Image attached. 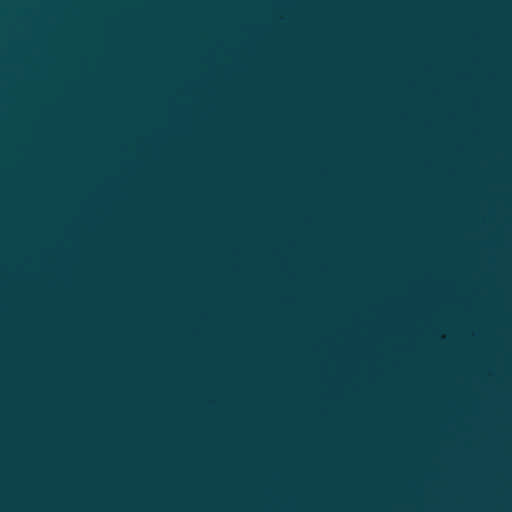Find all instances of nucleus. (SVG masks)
I'll list each match as a JSON object with an SVG mask.
<instances>
[{
  "mask_svg": "<svg viewBox=\"0 0 512 512\" xmlns=\"http://www.w3.org/2000/svg\"><path fill=\"white\" fill-rule=\"evenodd\" d=\"M23 140H32V0H23Z\"/></svg>",
  "mask_w": 512,
  "mask_h": 512,
  "instance_id": "1",
  "label": "nucleus"
}]
</instances>
